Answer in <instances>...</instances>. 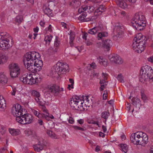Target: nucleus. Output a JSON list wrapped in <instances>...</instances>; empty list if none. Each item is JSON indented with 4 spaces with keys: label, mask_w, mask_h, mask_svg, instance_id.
Here are the masks:
<instances>
[{
    "label": "nucleus",
    "mask_w": 153,
    "mask_h": 153,
    "mask_svg": "<svg viewBox=\"0 0 153 153\" xmlns=\"http://www.w3.org/2000/svg\"><path fill=\"white\" fill-rule=\"evenodd\" d=\"M131 23L132 26L138 31L143 30L146 25L145 16L139 13L135 14Z\"/></svg>",
    "instance_id": "f257e3e1"
},
{
    "label": "nucleus",
    "mask_w": 153,
    "mask_h": 153,
    "mask_svg": "<svg viewBox=\"0 0 153 153\" xmlns=\"http://www.w3.org/2000/svg\"><path fill=\"white\" fill-rule=\"evenodd\" d=\"M130 140L134 144L143 145L148 142V137L145 133L142 132H137L131 134Z\"/></svg>",
    "instance_id": "f03ea898"
},
{
    "label": "nucleus",
    "mask_w": 153,
    "mask_h": 153,
    "mask_svg": "<svg viewBox=\"0 0 153 153\" xmlns=\"http://www.w3.org/2000/svg\"><path fill=\"white\" fill-rule=\"evenodd\" d=\"M11 37L7 33H1L0 34V49H8L13 45Z\"/></svg>",
    "instance_id": "7ed1b4c3"
},
{
    "label": "nucleus",
    "mask_w": 153,
    "mask_h": 153,
    "mask_svg": "<svg viewBox=\"0 0 153 153\" xmlns=\"http://www.w3.org/2000/svg\"><path fill=\"white\" fill-rule=\"evenodd\" d=\"M20 80L24 84L32 85L38 83V78L32 74H27L23 75L20 78Z\"/></svg>",
    "instance_id": "20e7f679"
},
{
    "label": "nucleus",
    "mask_w": 153,
    "mask_h": 153,
    "mask_svg": "<svg viewBox=\"0 0 153 153\" xmlns=\"http://www.w3.org/2000/svg\"><path fill=\"white\" fill-rule=\"evenodd\" d=\"M68 69V66L66 63L58 62L53 66V69L56 74L58 75L65 73Z\"/></svg>",
    "instance_id": "39448f33"
},
{
    "label": "nucleus",
    "mask_w": 153,
    "mask_h": 153,
    "mask_svg": "<svg viewBox=\"0 0 153 153\" xmlns=\"http://www.w3.org/2000/svg\"><path fill=\"white\" fill-rule=\"evenodd\" d=\"M17 122L23 124H28L32 123L33 120V118L31 114H25V111L20 118H18Z\"/></svg>",
    "instance_id": "423d86ee"
},
{
    "label": "nucleus",
    "mask_w": 153,
    "mask_h": 153,
    "mask_svg": "<svg viewBox=\"0 0 153 153\" xmlns=\"http://www.w3.org/2000/svg\"><path fill=\"white\" fill-rule=\"evenodd\" d=\"M24 112L25 110L23 111L21 106L18 104H16L12 107V113L16 117V120L17 122L18 121V118H20Z\"/></svg>",
    "instance_id": "0eeeda50"
},
{
    "label": "nucleus",
    "mask_w": 153,
    "mask_h": 153,
    "mask_svg": "<svg viewBox=\"0 0 153 153\" xmlns=\"http://www.w3.org/2000/svg\"><path fill=\"white\" fill-rule=\"evenodd\" d=\"M10 75L11 77H16L20 74V69L18 64L12 63L9 65Z\"/></svg>",
    "instance_id": "6e6552de"
},
{
    "label": "nucleus",
    "mask_w": 153,
    "mask_h": 153,
    "mask_svg": "<svg viewBox=\"0 0 153 153\" xmlns=\"http://www.w3.org/2000/svg\"><path fill=\"white\" fill-rule=\"evenodd\" d=\"M39 57V53L35 51L30 52L26 54L24 60L26 61V62H34Z\"/></svg>",
    "instance_id": "1a4fd4ad"
},
{
    "label": "nucleus",
    "mask_w": 153,
    "mask_h": 153,
    "mask_svg": "<svg viewBox=\"0 0 153 153\" xmlns=\"http://www.w3.org/2000/svg\"><path fill=\"white\" fill-rule=\"evenodd\" d=\"M108 58L111 62L116 64H121L123 60L119 55L113 54L109 56Z\"/></svg>",
    "instance_id": "9d476101"
},
{
    "label": "nucleus",
    "mask_w": 153,
    "mask_h": 153,
    "mask_svg": "<svg viewBox=\"0 0 153 153\" xmlns=\"http://www.w3.org/2000/svg\"><path fill=\"white\" fill-rule=\"evenodd\" d=\"M48 89L49 91L51 92L54 96H56L58 95L61 91H63V88H61L60 89L59 87L56 85L49 86Z\"/></svg>",
    "instance_id": "9b49d317"
},
{
    "label": "nucleus",
    "mask_w": 153,
    "mask_h": 153,
    "mask_svg": "<svg viewBox=\"0 0 153 153\" xmlns=\"http://www.w3.org/2000/svg\"><path fill=\"white\" fill-rule=\"evenodd\" d=\"M151 67L148 65H146L142 67L140 71V81L143 78H145V76L148 74Z\"/></svg>",
    "instance_id": "f8f14e48"
},
{
    "label": "nucleus",
    "mask_w": 153,
    "mask_h": 153,
    "mask_svg": "<svg viewBox=\"0 0 153 153\" xmlns=\"http://www.w3.org/2000/svg\"><path fill=\"white\" fill-rule=\"evenodd\" d=\"M60 41L59 40V37L56 36L54 41V48L51 47L48 49V52L50 53H53L57 52L58 48L59 46Z\"/></svg>",
    "instance_id": "ddd939ff"
},
{
    "label": "nucleus",
    "mask_w": 153,
    "mask_h": 153,
    "mask_svg": "<svg viewBox=\"0 0 153 153\" xmlns=\"http://www.w3.org/2000/svg\"><path fill=\"white\" fill-rule=\"evenodd\" d=\"M103 30L102 26H98L94 27L88 30V34L91 35H95L98 32L101 31Z\"/></svg>",
    "instance_id": "4468645a"
},
{
    "label": "nucleus",
    "mask_w": 153,
    "mask_h": 153,
    "mask_svg": "<svg viewBox=\"0 0 153 153\" xmlns=\"http://www.w3.org/2000/svg\"><path fill=\"white\" fill-rule=\"evenodd\" d=\"M103 48L105 49L108 51L110 50L111 46L112 41L109 39H105L102 41Z\"/></svg>",
    "instance_id": "2eb2a0df"
},
{
    "label": "nucleus",
    "mask_w": 153,
    "mask_h": 153,
    "mask_svg": "<svg viewBox=\"0 0 153 153\" xmlns=\"http://www.w3.org/2000/svg\"><path fill=\"white\" fill-rule=\"evenodd\" d=\"M87 16V14L86 13L84 12L79 16L78 19L82 22H87L93 20L92 18H86Z\"/></svg>",
    "instance_id": "dca6fc26"
},
{
    "label": "nucleus",
    "mask_w": 153,
    "mask_h": 153,
    "mask_svg": "<svg viewBox=\"0 0 153 153\" xmlns=\"http://www.w3.org/2000/svg\"><path fill=\"white\" fill-rule=\"evenodd\" d=\"M146 75L145 76V78H143L140 81V82L144 83L147 79H153V70L152 68H150L148 74Z\"/></svg>",
    "instance_id": "f3484780"
},
{
    "label": "nucleus",
    "mask_w": 153,
    "mask_h": 153,
    "mask_svg": "<svg viewBox=\"0 0 153 153\" xmlns=\"http://www.w3.org/2000/svg\"><path fill=\"white\" fill-rule=\"evenodd\" d=\"M41 109L45 113V114L43 113V114L45 115V116H47L48 118H45L47 120L49 121L50 120V119H53L54 118V117L52 115H50L49 113L48 110L46 109V108L45 105L42 106Z\"/></svg>",
    "instance_id": "a211bd4d"
},
{
    "label": "nucleus",
    "mask_w": 153,
    "mask_h": 153,
    "mask_svg": "<svg viewBox=\"0 0 153 153\" xmlns=\"http://www.w3.org/2000/svg\"><path fill=\"white\" fill-rule=\"evenodd\" d=\"M6 104L3 97L0 95V111H3L5 109Z\"/></svg>",
    "instance_id": "6ab92c4d"
},
{
    "label": "nucleus",
    "mask_w": 153,
    "mask_h": 153,
    "mask_svg": "<svg viewBox=\"0 0 153 153\" xmlns=\"http://www.w3.org/2000/svg\"><path fill=\"white\" fill-rule=\"evenodd\" d=\"M36 65V68H37L39 71L42 69V67L43 65V62L42 60H39L37 58L33 63Z\"/></svg>",
    "instance_id": "aec40b11"
},
{
    "label": "nucleus",
    "mask_w": 153,
    "mask_h": 153,
    "mask_svg": "<svg viewBox=\"0 0 153 153\" xmlns=\"http://www.w3.org/2000/svg\"><path fill=\"white\" fill-rule=\"evenodd\" d=\"M77 98H74L71 99L70 104V105L71 108H72L74 109L77 110L78 107L77 105Z\"/></svg>",
    "instance_id": "412c9836"
},
{
    "label": "nucleus",
    "mask_w": 153,
    "mask_h": 153,
    "mask_svg": "<svg viewBox=\"0 0 153 153\" xmlns=\"http://www.w3.org/2000/svg\"><path fill=\"white\" fill-rule=\"evenodd\" d=\"M23 62L24 65L26 68L29 71L31 72L33 70V64L34 62H26V61L25 60L23 61Z\"/></svg>",
    "instance_id": "4be33fe9"
},
{
    "label": "nucleus",
    "mask_w": 153,
    "mask_h": 153,
    "mask_svg": "<svg viewBox=\"0 0 153 153\" xmlns=\"http://www.w3.org/2000/svg\"><path fill=\"white\" fill-rule=\"evenodd\" d=\"M117 5L123 9L127 8V5L124 0H117Z\"/></svg>",
    "instance_id": "5701e85b"
},
{
    "label": "nucleus",
    "mask_w": 153,
    "mask_h": 153,
    "mask_svg": "<svg viewBox=\"0 0 153 153\" xmlns=\"http://www.w3.org/2000/svg\"><path fill=\"white\" fill-rule=\"evenodd\" d=\"M32 111L34 114L39 118H41L45 119V118L48 119V118L47 115L45 116V115L43 114V113H41L39 112L36 110H33Z\"/></svg>",
    "instance_id": "b1692460"
},
{
    "label": "nucleus",
    "mask_w": 153,
    "mask_h": 153,
    "mask_svg": "<svg viewBox=\"0 0 153 153\" xmlns=\"http://www.w3.org/2000/svg\"><path fill=\"white\" fill-rule=\"evenodd\" d=\"M131 101L132 102V104L136 107H138L139 108H140L139 107V105H140V100L138 98L136 97H133Z\"/></svg>",
    "instance_id": "393cba45"
},
{
    "label": "nucleus",
    "mask_w": 153,
    "mask_h": 153,
    "mask_svg": "<svg viewBox=\"0 0 153 153\" xmlns=\"http://www.w3.org/2000/svg\"><path fill=\"white\" fill-rule=\"evenodd\" d=\"M76 104L78 106L77 107H78V109H77V110H82L85 109V106L84 107L83 106V104H84L83 100L77 99Z\"/></svg>",
    "instance_id": "a878e982"
},
{
    "label": "nucleus",
    "mask_w": 153,
    "mask_h": 153,
    "mask_svg": "<svg viewBox=\"0 0 153 153\" xmlns=\"http://www.w3.org/2000/svg\"><path fill=\"white\" fill-rule=\"evenodd\" d=\"M7 82V78L6 76L2 73L0 74V84H5Z\"/></svg>",
    "instance_id": "bb28decb"
},
{
    "label": "nucleus",
    "mask_w": 153,
    "mask_h": 153,
    "mask_svg": "<svg viewBox=\"0 0 153 153\" xmlns=\"http://www.w3.org/2000/svg\"><path fill=\"white\" fill-rule=\"evenodd\" d=\"M97 59L100 65H103L105 67L107 66L108 62L106 59L100 56L99 58H98Z\"/></svg>",
    "instance_id": "cd10ccee"
},
{
    "label": "nucleus",
    "mask_w": 153,
    "mask_h": 153,
    "mask_svg": "<svg viewBox=\"0 0 153 153\" xmlns=\"http://www.w3.org/2000/svg\"><path fill=\"white\" fill-rule=\"evenodd\" d=\"M43 10L44 13L48 16H52V10H51L49 8L46 7H44Z\"/></svg>",
    "instance_id": "c85d7f7f"
},
{
    "label": "nucleus",
    "mask_w": 153,
    "mask_h": 153,
    "mask_svg": "<svg viewBox=\"0 0 153 153\" xmlns=\"http://www.w3.org/2000/svg\"><path fill=\"white\" fill-rule=\"evenodd\" d=\"M108 81L105 80H100V83L101 84V87L100 88V90L101 91L104 90V88H105L107 85Z\"/></svg>",
    "instance_id": "c756f323"
},
{
    "label": "nucleus",
    "mask_w": 153,
    "mask_h": 153,
    "mask_svg": "<svg viewBox=\"0 0 153 153\" xmlns=\"http://www.w3.org/2000/svg\"><path fill=\"white\" fill-rule=\"evenodd\" d=\"M119 146L121 149V150L125 153H126L128 152V147L126 144L121 143L119 144Z\"/></svg>",
    "instance_id": "7c9ffc66"
},
{
    "label": "nucleus",
    "mask_w": 153,
    "mask_h": 153,
    "mask_svg": "<svg viewBox=\"0 0 153 153\" xmlns=\"http://www.w3.org/2000/svg\"><path fill=\"white\" fill-rule=\"evenodd\" d=\"M32 95L35 97V99L36 102H38L39 100V97H40V94L39 92L33 90L32 91Z\"/></svg>",
    "instance_id": "2f4dec72"
},
{
    "label": "nucleus",
    "mask_w": 153,
    "mask_h": 153,
    "mask_svg": "<svg viewBox=\"0 0 153 153\" xmlns=\"http://www.w3.org/2000/svg\"><path fill=\"white\" fill-rule=\"evenodd\" d=\"M110 115V113L109 112L108 110L107 111L102 112L101 114V116L102 118L105 120V121L106 122Z\"/></svg>",
    "instance_id": "473e14b6"
},
{
    "label": "nucleus",
    "mask_w": 153,
    "mask_h": 153,
    "mask_svg": "<svg viewBox=\"0 0 153 153\" xmlns=\"http://www.w3.org/2000/svg\"><path fill=\"white\" fill-rule=\"evenodd\" d=\"M44 145H41V144L38 143L37 144L33 145V147L35 151L39 152L43 149Z\"/></svg>",
    "instance_id": "72a5a7b5"
},
{
    "label": "nucleus",
    "mask_w": 153,
    "mask_h": 153,
    "mask_svg": "<svg viewBox=\"0 0 153 153\" xmlns=\"http://www.w3.org/2000/svg\"><path fill=\"white\" fill-rule=\"evenodd\" d=\"M70 4L74 8H77L80 5L81 2L79 0H73L71 2Z\"/></svg>",
    "instance_id": "f704fd0d"
},
{
    "label": "nucleus",
    "mask_w": 153,
    "mask_h": 153,
    "mask_svg": "<svg viewBox=\"0 0 153 153\" xmlns=\"http://www.w3.org/2000/svg\"><path fill=\"white\" fill-rule=\"evenodd\" d=\"M8 58L4 55L0 53V64L6 62Z\"/></svg>",
    "instance_id": "c9c22d12"
},
{
    "label": "nucleus",
    "mask_w": 153,
    "mask_h": 153,
    "mask_svg": "<svg viewBox=\"0 0 153 153\" xmlns=\"http://www.w3.org/2000/svg\"><path fill=\"white\" fill-rule=\"evenodd\" d=\"M46 133L51 138L54 139L57 138V135L53 131L51 130H47Z\"/></svg>",
    "instance_id": "e433bc0d"
},
{
    "label": "nucleus",
    "mask_w": 153,
    "mask_h": 153,
    "mask_svg": "<svg viewBox=\"0 0 153 153\" xmlns=\"http://www.w3.org/2000/svg\"><path fill=\"white\" fill-rule=\"evenodd\" d=\"M123 28V27L121 26V24L118 23L115 24L114 29L116 30L117 32H119V31H122V30Z\"/></svg>",
    "instance_id": "4c0bfd02"
},
{
    "label": "nucleus",
    "mask_w": 153,
    "mask_h": 153,
    "mask_svg": "<svg viewBox=\"0 0 153 153\" xmlns=\"http://www.w3.org/2000/svg\"><path fill=\"white\" fill-rule=\"evenodd\" d=\"M123 28V27L121 26V24L118 23L115 24L114 29L116 30L117 32H119V31H122V30Z\"/></svg>",
    "instance_id": "58836bf2"
},
{
    "label": "nucleus",
    "mask_w": 153,
    "mask_h": 153,
    "mask_svg": "<svg viewBox=\"0 0 153 153\" xmlns=\"http://www.w3.org/2000/svg\"><path fill=\"white\" fill-rule=\"evenodd\" d=\"M10 133L13 136H16L19 134L20 131L18 129H11L9 130Z\"/></svg>",
    "instance_id": "ea45409f"
},
{
    "label": "nucleus",
    "mask_w": 153,
    "mask_h": 153,
    "mask_svg": "<svg viewBox=\"0 0 153 153\" xmlns=\"http://www.w3.org/2000/svg\"><path fill=\"white\" fill-rule=\"evenodd\" d=\"M52 37L53 36L51 35H47L45 37L44 40L46 42V44H48V45H49Z\"/></svg>",
    "instance_id": "a19ab883"
},
{
    "label": "nucleus",
    "mask_w": 153,
    "mask_h": 153,
    "mask_svg": "<svg viewBox=\"0 0 153 153\" xmlns=\"http://www.w3.org/2000/svg\"><path fill=\"white\" fill-rule=\"evenodd\" d=\"M88 8V6L87 5H83L78 10V12L79 13H83L85 12L84 11H85Z\"/></svg>",
    "instance_id": "79ce46f5"
},
{
    "label": "nucleus",
    "mask_w": 153,
    "mask_h": 153,
    "mask_svg": "<svg viewBox=\"0 0 153 153\" xmlns=\"http://www.w3.org/2000/svg\"><path fill=\"white\" fill-rule=\"evenodd\" d=\"M145 48V46H140L139 44H138L137 49L135 50V51H137L138 53H141L143 51H144Z\"/></svg>",
    "instance_id": "37998d69"
},
{
    "label": "nucleus",
    "mask_w": 153,
    "mask_h": 153,
    "mask_svg": "<svg viewBox=\"0 0 153 153\" xmlns=\"http://www.w3.org/2000/svg\"><path fill=\"white\" fill-rule=\"evenodd\" d=\"M105 8L102 5H100V7L96 9V12L97 13H99L100 12H102L105 11Z\"/></svg>",
    "instance_id": "c03bdc74"
},
{
    "label": "nucleus",
    "mask_w": 153,
    "mask_h": 153,
    "mask_svg": "<svg viewBox=\"0 0 153 153\" xmlns=\"http://www.w3.org/2000/svg\"><path fill=\"white\" fill-rule=\"evenodd\" d=\"M6 131V128L2 125H0V133L3 135L5 133Z\"/></svg>",
    "instance_id": "a18cd8bd"
},
{
    "label": "nucleus",
    "mask_w": 153,
    "mask_h": 153,
    "mask_svg": "<svg viewBox=\"0 0 153 153\" xmlns=\"http://www.w3.org/2000/svg\"><path fill=\"white\" fill-rule=\"evenodd\" d=\"M75 37H70L69 43L71 47H72L74 46V41L75 39Z\"/></svg>",
    "instance_id": "49530a36"
},
{
    "label": "nucleus",
    "mask_w": 153,
    "mask_h": 153,
    "mask_svg": "<svg viewBox=\"0 0 153 153\" xmlns=\"http://www.w3.org/2000/svg\"><path fill=\"white\" fill-rule=\"evenodd\" d=\"M73 127L75 130H78L81 131H85L86 130L85 127L81 128L76 126H73Z\"/></svg>",
    "instance_id": "de8ad7c7"
},
{
    "label": "nucleus",
    "mask_w": 153,
    "mask_h": 153,
    "mask_svg": "<svg viewBox=\"0 0 153 153\" xmlns=\"http://www.w3.org/2000/svg\"><path fill=\"white\" fill-rule=\"evenodd\" d=\"M117 80L121 82H124V81L123 79V76L121 74H118L117 77Z\"/></svg>",
    "instance_id": "09e8293b"
},
{
    "label": "nucleus",
    "mask_w": 153,
    "mask_h": 153,
    "mask_svg": "<svg viewBox=\"0 0 153 153\" xmlns=\"http://www.w3.org/2000/svg\"><path fill=\"white\" fill-rule=\"evenodd\" d=\"M37 139L38 141V143L39 144H41V145H44L45 143L44 142V139L41 137H38Z\"/></svg>",
    "instance_id": "8fccbe9b"
},
{
    "label": "nucleus",
    "mask_w": 153,
    "mask_h": 153,
    "mask_svg": "<svg viewBox=\"0 0 153 153\" xmlns=\"http://www.w3.org/2000/svg\"><path fill=\"white\" fill-rule=\"evenodd\" d=\"M117 34L114 37H116L117 39L118 38H120L122 37V31H119V32H117Z\"/></svg>",
    "instance_id": "3c124183"
},
{
    "label": "nucleus",
    "mask_w": 153,
    "mask_h": 153,
    "mask_svg": "<svg viewBox=\"0 0 153 153\" xmlns=\"http://www.w3.org/2000/svg\"><path fill=\"white\" fill-rule=\"evenodd\" d=\"M22 18L21 16H17L15 19V21L19 23H20L22 22Z\"/></svg>",
    "instance_id": "603ef678"
},
{
    "label": "nucleus",
    "mask_w": 153,
    "mask_h": 153,
    "mask_svg": "<svg viewBox=\"0 0 153 153\" xmlns=\"http://www.w3.org/2000/svg\"><path fill=\"white\" fill-rule=\"evenodd\" d=\"M138 44L137 42L134 40V42H133L132 45V47L134 50L136 49V50L137 49Z\"/></svg>",
    "instance_id": "864d4df0"
},
{
    "label": "nucleus",
    "mask_w": 153,
    "mask_h": 153,
    "mask_svg": "<svg viewBox=\"0 0 153 153\" xmlns=\"http://www.w3.org/2000/svg\"><path fill=\"white\" fill-rule=\"evenodd\" d=\"M142 34H138V35H137L136 37H135V39H134V40L135 41H137V42L140 41L141 40V38H142Z\"/></svg>",
    "instance_id": "5fc2aeb1"
},
{
    "label": "nucleus",
    "mask_w": 153,
    "mask_h": 153,
    "mask_svg": "<svg viewBox=\"0 0 153 153\" xmlns=\"http://www.w3.org/2000/svg\"><path fill=\"white\" fill-rule=\"evenodd\" d=\"M141 98L143 101L145 102L147 100V97L146 95L143 93H141Z\"/></svg>",
    "instance_id": "6e6d98bb"
},
{
    "label": "nucleus",
    "mask_w": 153,
    "mask_h": 153,
    "mask_svg": "<svg viewBox=\"0 0 153 153\" xmlns=\"http://www.w3.org/2000/svg\"><path fill=\"white\" fill-rule=\"evenodd\" d=\"M137 42L138 44H139V45H140V46H145V41H144V40H140Z\"/></svg>",
    "instance_id": "4d7b16f0"
},
{
    "label": "nucleus",
    "mask_w": 153,
    "mask_h": 153,
    "mask_svg": "<svg viewBox=\"0 0 153 153\" xmlns=\"http://www.w3.org/2000/svg\"><path fill=\"white\" fill-rule=\"evenodd\" d=\"M68 34L70 35V37H75V33L71 30Z\"/></svg>",
    "instance_id": "13d9d810"
},
{
    "label": "nucleus",
    "mask_w": 153,
    "mask_h": 153,
    "mask_svg": "<svg viewBox=\"0 0 153 153\" xmlns=\"http://www.w3.org/2000/svg\"><path fill=\"white\" fill-rule=\"evenodd\" d=\"M101 39L103 37H107L108 36V33L106 32H101Z\"/></svg>",
    "instance_id": "bf43d9fd"
},
{
    "label": "nucleus",
    "mask_w": 153,
    "mask_h": 153,
    "mask_svg": "<svg viewBox=\"0 0 153 153\" xmlns=\"http://www.w3.org/2000/svg\"><path fill=\"white\" fill-rule=\"evenodd\" d=\"M102 77L103 78V79L102 80H106L107 79L108 74L106 73H104L103 72L102 74Z\"/></svg>",
    "instance_id": "052dcab7"
},
{
    "label": "nucleus",
    "mask_w": 153,
    "mask_h": 153,
    "mask_svg": "<svg viewBox=\"0 0 153 153\" xmlns=\"http://www.w3.org/2000/svg\"><path fill=\"white\" fill-rule=\"evenodd\" d=\"M33 68H32L33 69V71H32V72L35 73V72H38L39 71L38 70V69L37 70V68H36V65L35 64H34V63H33Z\"/></svg>",
    "instance_id": "680f3d73"
},
{
    "label": "nucleus",
    "mask_w": 153,
    "mask_h": 153,
    "mask_svg": "<svg viewBox=\"0 0 153 153\" xmlns=\"http://www.w3.org/2000/svg\"><path fill=\"white\" fill-rule=\"evenodd\" d=\"M96 46L98 48H103V44L102 42V43L101 42H98L96 43Z\"/></svg>",
    "instance_id": "e2e57ef3"
},
{
    "label": "nucleus",
    "mask_w": 153,
    "mask_h": 153,
    "mask_svg": "<svg viewBox=\"0 0 153 153\" xmlns=\"http://www.w3.org/2000/svg\"><path fill=\"white\" fill-rule=\"evenodd\" d=\"M69 82H70V83H71V88H74V80L73 79H69Z\"/></svg>",
    "instance_id": "0e129e2a"
},
{
    "label": "nucleus",
    "mask_w": 153,
    "mask_h": 153,
    "mask_svg": "<svg viewBox=\"0 0 153 153\" xmlns=\"http://www.w3.org/2000/svg\"><path fill=\"white\" fill-rule=\"evenodd\" d=\"M88 33H87L85 32L82 35V37L83 39H85V40H86L87 37L88 36Z\"/></svg>",
    "instance_id": "69168bd1"
},
{
    "label": "nucleus",
    "mask_w": 153,
    "mask_h": 153,
    "mask_svg": "<svg viewBox=\"0 0 153 153\" xmlns=\"http://www.w3.org/2000/svg\"><path fill=\"white\" fill-rule=\"evenodd\" d=\"M68 123L70 124H73L74 122V120L72 117H70L68 120Z\"/></svg>",
    "instance_id": "338daca9"
},
{
    "label": "nucleus",
    "mask_w": 153,
    "mask_h": 153,
    "mask_svg": "<svg viewBox=\"0 0 153 153\" xmlns=\"http://www.w3.org/2000/svg\"><path fill=\"white\" fill-rule=\"evenodd\" d=\"M37 102H38L39 105L41 106L45 105V103H46V102H43L42 101H40V100H39V101Z\"/></svg>",
    "instance_id": "774afa93"
}]
</instances>
